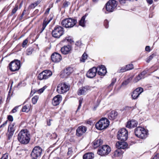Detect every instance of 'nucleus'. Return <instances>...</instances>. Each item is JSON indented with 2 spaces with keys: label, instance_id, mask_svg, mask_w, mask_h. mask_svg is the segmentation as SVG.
<instances>
[{
  "label": "nucleus",
  "instance_id": "58",
  "mask_svg": "<svg viewBox=\"0 0 159 159\" xmlns=\"http://www.w3.org/2000/svg\"><path fill=\"white\" fill-rule=\"evenodd\" d=\"M50 7H48V8L46 11H45V14H48L49 13V11L50 10Z\"/></svg>",
  "mask_w": 159,
  "mask_h": 159
},
{
  "label": "nucleus",
  "instance_id": "22",
  "mask_svg": "<svg viewBox=\"0 0 159 159\" xmlns=\"http://www.w3.org/2000/svg\"><path fill=\"white\" fill-rule=\"evenodd\" d=\"M138 124V122L136 120H132L130 121L127 122L126 127L129 128H134L136 127Z\"/></svg>",
  "mask_w": 159,
  "mask_h": 159
},
{
  "label": "nucleus",
  "instance_id": "37",
  "mask_svg": "<svg viewBox=\"0 0 159 159\" xmlns=\"http://www.w3.org/2000/svg\"><path fill=\"white\" fill-rule=\"evenodd\" d=\"M88 57V56L87 54L85 52H84L80 59V61L82 62H84L85 60Z\"/></svg>",
  "mask_w": 159,
  "mask_h": 159
},
{
  "label": "nucleus",
  "instance_id": "13",
  "mask_svg": "<svg viewBox=\"0 0 159 159\" xmlns=\"http://www.w3.org/2000/svg\"><path fill=\"white\" fill-rule=\"evenodd\" d=\"M143 91V89L141 87L136 88L132 93L131 95L132 99L134 100L137 99Z\"/></svg>",
  "mask_w": 159,
  "mask_h": 159
},
{
  "label": "nucleus",
  "instance_id": "51",
  "mask_svg": "<svg viewBox=\"0 0 159 159\" xmlns=\"http://www.w3.org/2000/svg\"><path fill=\"white\" fill-rule=\"evenodd\" d=\"M28 42V40L27 39H25L23 42L22 44V47L23 48L25 47L27 43Z\"/></svg>",
  "mask_w": 159,
  "mask_h": 159
},
{
  "label": "nucleus",
  "instance_id": "48",
  "mask_svg": "<svg viewBox=\"0 0 159 159\" xmlns=\"http://www.w3.org/2000/svg\"><path fill=\"white\" fill-rule=\"evenodd\" d=\"M116 78H113L112 79L111 82V84L109 85L108 86V87H110L111 86H112L114 84L116 83Z\"/></svg>",
  "mask_w": 159,
  "mask_h": 159
},
{
  "label": "nucleus",
  "instance_id": "43",
  "mask_svg": "<svg viewBox=\"0 0 159 159\" xmlns=\"http://www.w3.org/2000/svg\"><path fill=\"white\" fill-rule=\"evenodd\" d=\"M120 3L122 4H124L126 3V1H128L129 2L133 1L134 0H118ZM137 1V0H135Z\"/></svg>",
  "mask_w": 159,
  "mask_h": 159
},
{
  "label": "nucleus",
  "instance_id": "18",
  "mask_svg": "<svg viewBox=\"0 0 159 159\" xmlns=\"http://www.w3.org/2000/svg\"><path fill=\"white\" fill-rule=\"evenodd\" d=\"M52 61L54 62H58L61 59V55L57 52L53 53L51 56Z\"/></svg>",
  "mask_w": 159,
  "mask_h": 159
},
{
  "label": "nucleus",
  "instance_id": "2",
  "mask_svg": "<svg viewBox=\"0 0 159 159\" xmlns=\"http://www.w3.org/2000/svg\"><path fill=\"white\" fill-rule=\"evenodd\" d=\"M109 125V121L108 119L105 117L102 118L96 124V128L100 130L107 128Z\"/></svg>",
  "mask_w": 159,
  "mask_h": 159
},
{
  "label": "nucleus",
  "instance_id": "38",
  "mask_svg": "<svg viewBox=\"0 0 159 159\" xmlns=\"http://www.w3.org/2000/svg\"><path fill=\"white\" fill-rule=\"evenodd\" d=\"M127 70H127V68H126L125 66L122 67H121L120 69L118 70V72L120 73L124 72L126 71Z\"/></svg>",
  "mask_w": 159,
  "mask_h": 159
},
{
  "label": "nucleus",
  "instance_id": "42",
  "mask_svg": "<svg viewBox=\"0 0 159 159\" xmlns=\"http://www.w3.org/2000/svg\"><path fill=\"white\" fill-rule=\"evenodd\" d=\"M126 67L128 70H132L134 68L133 65L131 64L126 65Z\"/></svg>",
  "mask_w": 159,
  "mask_h": 159
},
{
  "label": "nucleus",
  "instance_id": "44",
  "mask_svg": "<svg viewBox=\"0 0 159 159\" xmlns=\"http://www.w3.org/2000/svg\"><path fill=\"white\" fill-rule=\"evenodd\" d=\"M73 152V149L72 147L69 148L68 149V152L67 154L68 156H71Z\"/></svg>",
  "mask_w": 159,
  "mask_h": 159
},
{
  "label": "nucleus",
  "instance_id": "56",
  "mask_svg": "<svg viewBox=\"0 0 159 159\" xmlns=\"http://www.w3.org/2000/svg\"><path fill=\"white\" fill-rule=\"evenodd\" d=\"M7 120H6L0 126V128L5 127L7 123Z\"/></svg>",
  "mask_w": 159,
  "mask_h": 159
},
{
  "label": "nucleus",
  "instance_id": "61",
  "mask_svg": "<svg viewBox=\"0 0 159 159\" xmlns=\"http://www.w3.org/2000/svg\"><path fill=\"white\" fill-rule=\"evenodd\" d=\"M52 136H53V137L54 139H56L57 137V135L55 133H53Z\"/></svg>",
  "mask_w": 159,
  "mask_h": 159
},
{
  "label": "nucleus",
  "instance_id": "7",
  "mask_svg": "<svg viewBox=\"0 0 159 159\" xmlns=\"http://www.w3.org/2000/svg\"><path fill=\"white\" fill-rule=\"evenodd\" d=\"M118 139L121 141H125L128 139V131L125 128L120 129L117 133Z\"/></svg>",
  "mask_w": 159,
  "mask_h": 159
},
{
  "label": "nucleus",
  "instance_id": "21",
  "mask_svg": "<svg viewBox=\"0 0 159 159\" xmlns=\"http://www.w3.org/2000/svg\"><path fill=\"white\" fill-rule=\"evenodd\" d=\"M128 144L125 141H118L116 143V147L117 148L125 149L127 147Z\"/></svg>",
  "mask_w": 159,
  "mask_h": 159
},
{
  "label": "nucleus",
  "instance_id": "49",
  "mask_svg": "<svg viewBox=\"0 0 159 159\" xmlns=\"http://www.w3.org/2000/svg\"><path fill=\"white\" fill-rule=\"evenodd\" d=\"M18 8V6L17 5L12 10L11 15H12L15 14L17 11Z\"/></svg>",
  "mask_w": 159,
  "mask_h": 159
},
{
  "label": "nucleus",
  "instance_id": "20",
  "mask_svg": "<svg viewBox=\"0 0 159 159\" xmlns=\"http://www.w3.org/2000/svg\"><path fill=\"white\" fill-rule=\"evenodd\" d=\"M72 47L71 45H65L62 47L61 49V53L63 54L66 55L69 53L70 51L71 50Z\"/></svg>",
  "mask_w": 159,
  "mask_h": 159
},
{
  "label": "nucleus",
  "instance_id": "19",
  "mask_svg": "<svg viewBox=\"0 0 159 159\" xmlns=\"http://www.w3.org/2000/svg\"><path fill=\"white\" fill-rule=\"evenodd\" d=\"M61 100V96L60 95H57L53 98L52 103L53 106H56L59 104Z\"/></svg>",
  "mask_w": 159,
  "mask_h": 159
},
{
  "label": "nucleus",
  "instance_id": "28",
  "mask_svg": "<svg viewBox=\"0 0 159 159\" xmlns=\"http://www.w3.org/2000/svg\"><path fill=\"white\" fill-rule=\"evenodd\" d=\"M43 72L44 73V74H45V77L46 79L48 78L52 74V72L48 70H46Z\"/></svg>",
  "mask_w": 159,
  "mask_h": 159
},
{
  "label": "nucleus",
  "instance_id": "6",
  "mask_svg": "<svg viewBox=\"0 0 159 159\" xmlns=\"http://www.w3.org/2000/svg\"><path fill=\"white\" fill-rule=\"evenodd\" d=\"M117 5V2L115 0H109L105 4L106 10L109 12L115 11Z\"/></svg>",
  "mask_w": 159,
  "mask_h": 159
},
{
  "label": "nucleus",
  "instance_id": "27",
  "mask_svg": "<svg viewBox=\"0 0 159 159\" xmlns=\"http://www.w3.org/2000/svg\"><path fill=\"white\" fill-rule=\"evenodd\" d=\"M16 126L15 123L11 124L8 126L7 131H10L14 132L16 128Z\"/></svg>",
  "mask_w": 159,
  "mask_h": 159
},
{
  "label": "nucleus",
  "instance_id": "14",
  "mask_svg": "<svg viewBox=\"0 0 159 159\" xmlns=\"http://www.w3.org/2000/svg\"><path fill=\"white\" fill-rule=\"evenodd\" d=\"M91 87L86 85L80 88L77 92L79 95H85L87 91L91 89Z\"/></svg>",
  "mask_w": 159,
  "mask_h": 159
},
{
  "label": "nucleus",
  "instance_id": "36",
  "mask_svg": "<svg viewBox=\"0 0 159 159\" xmlns=\"http://www.w3.org/2000/svg\"><path fill=\"white\" fill-rule=\"evenodd\" d=\"M39 97L38 95L34 96L32 98V102L34 104H35L38 100Z\"/></svg>",
  "mask_w": 159,
  "mask_h": 159
},
{
  "label": "nucleus",
  "instance_id": "64",
  "mask_svg": "<svg viewBox=\"0 0 159 159\" xmlns=\"http://www.w3.org/2000/svg\"><path fill=\"white\" fill-rule=\"evenodd\" d=\"M51 120L50 119H49L48 121H47V125L48 126H50L51 125V123L50 122Z\"/></svg>",
  "mask_w": 159,
  "mask_h": 159
},
{
  "label": "nucleus",
  "instance_id": "17",
  "mask_svg": "<svg viewBox=\"0 0 159 159\" xmlns=\"http://www.w3.org/2000/svg\"><path fill=\"white\" fill-rule=\"evenodd\" d=\"M96 68L97 69V72L99 75L104 76L107 72L106 68L103 65L98 66Z\"/></svg>",
  "mask_w": 159,
  "mask_h": 159
},
{
  "label": "nucleus",
  "instance_id": "45",
  "mask_svg": "<svg viewBox=\"0 0 159 159\" xmlns=\"http://www.w3.org/2000/svg\"><path fill=\"white\" fill-rule=\"evenodd\" d=\"M47 25V24H45V22L43 23L42 27L40 31V33H41L43 32V31L44 30L45 28Z\"/></svg>",
  "mask_w": 159,
  "mask_h": 159
},
{
  "label": "nucleus",
  "instance_id": "34",
  "mask_svg": "<svg viewBox=\"0 0 159 159\" xmlns=\"http://www.w3.org/2000/svg\"><path fill=\"white\" fill-rule=\"evenodd\" d=\"M75 45L76 46L75 48L77 49H78L79 48H80L81 47L83 44L82 43L81 41H79L76 42Z\"/></svg>",
  "mask_w": 159,
  "mask_h": 159
},
{
  "label": "nucleus",
  "instance_id": "40",
  "mask_svg": "<svg viewBox=\"0 0 159 159\" xmlns=\"http://www.w3.org/2000/svg\"><path fill=\"white\" fill-rule=\"evenodd\" d=\"M148 72V70H145L139 74V75L142 78H144L145 75Z\"/></svg>",
  "mask_w": 159,
  "mask_h": 159
},
{
  "label": "nucleus",
  "instance_id": "57",
  "mask_svg": "<svg viewBox=\"0 0 159 159\" xmlns=\"http://www.w3.org/2000/svg\"><path fill=\"white\" fill-rule=\"evenodd\" d=\"M145 50L147 52H149L150 51V47L149 46H146L145 47Z\"/></svg>",
  "mask_w": 159,
  "mask_h": 159
},
{
  "label": "nucleus",
  "instance_id": "11",
  "mask_svg": "<svg viewBox=\"0 0 159 159\" xmlns=\"http://www.w3.org/2000/svg\"><path fill=\"white\" fill-rule=\"evenodd\" d=\"M9 69L12 71L18 70L20 68V61L17 60H15L11 61L9 64Z\"/></svg>",
  "mask_w": 159,
  "mask_h": 159
},
{
  "label": "nucleus",
  "instance_id": "59",
  "mask_svg": "<svg viewBox=\"0 0 159 159\" xmlns=\"http://www.w3.org/2000/svg\"><path fill=\"white\" fill-rule=\"evenodd\" d=\"M51 20L49 19L48 21L46 20V19H45L43 21V22H45V24H47V25L50 22Z\"/></svg>",
  "mask_w": 159,
  "mask_h": 159
},
{
  "label": "nucleus",
  "instance_id": "32",
  "mask_svg": "<svg viewBox=\"0 0 159 159\" xmlns=\"http://www.w3.org/2000/svg\"><path fill=\"white\" fill-rule=\"evenodd\" d=\"M44 75L43 72L42 71L38 75V79L40 80H46V78L45 77V75Z\"/></svg>",
  "mask_w": 159,
  "mask_h": 159
},
{
  "label": "nucleus",
  "instance_id": "63",
  "mask_svg": "<svg viewBox=\"0 0 159 159\" xmlns=\"http://www.w3.org/2000/svg\"><path fill=\"white\" fill-rule=\"evenodd\" d=\"M17 108V107H15L12 111L13 113L15 112L16 111V109Z\"/></svg>",
  "mask_w": 159,
  "mask_h": 159
},
{
  "label": "nucleus",
  "instance_id": "41",
  "mask_svg": "<svg viewBox=\"0 0 159 159\" xmlns=\"http://www.w3.org/2000/svg\"><path fill=\"white\" fill-rule=\"evenodd\" d=\"M142 79V78L141 77V76L139 75V74L138 75L136 76L134 79V83H136L140 80L141 79Z\"/></svg>",
  "mask_w": 159,
  "mask_h": 159
},
{
  "label": "nucleus",
  "instance_id": "55",
  "mask_svg": "<svg viewBox=\"0 0 159 159\" xmlns=\"http://www.w3.org/2000/svg\"><path fill=\"white\" fill-rule=\"evenodd\" d=\"M134 108H133V107H129V106H126L125 107V110H132Z\"/></svg>",
  "mask_w": 159,
  "mask_h": 159
},
{
  "label": "nucleus",
  "instance_id": "39",
  "mask_svg": "<svg viewBox=\"0 0 159 159\" xmlns=\"http://www.w3.org/2000/svg\"><path fill=\"white\" fill-rule=\"evenodd\" d=\"M30 110V108L29 106L25 105L22 109V111L23 112H28Z\"/></svg>",
  "mask_w": 159,
  "mask_h": 159
},
{
  "label": "nucleus",
  "instance_id": "8",
  "mask_svg": "<svg viewBox=\"0 0 159 159\" xmlns=\"http://www.w3.org/2000/svg\"><path fill=\"white\" fill-rule=\"evenodd\" d=\"M69 89V86L66 83L62 82L59 84L57 86V91L59 94L66 93Z\"/></svg>",
  "mask_w": 159,
  "mask_h": 159
},
{
  "label": "nucleus",
  "instance_id": "4",
  "mask_svg": "<svg viewBox=\"0 0 159 159\" xmlns=\"http://www.w3.org/2000/svg\"><path fill=\"white\" fill-rule=\"evenodd\" d=\"M64 33V28L61 26H56L54 28L52 32V35L55 38H59Z\"/></svg>",
  "mask_w": 159,
  "mask_h": 159
},
{
  "label": "nucleus",
  "instance_id": "52",
  "mask_svg": "<svg viewBox=\"0 0 159 159\" xmlns=\"http://www.w3.org/2000/svg\"><path fill=\"white\" fill-rule=\"evenodd\" d=\"M8 156L7 153H5L3 155L0 159H8Z\"/></svg>",
  "mask_w": 159,
  "mask_h": 159
},
{
  "label": "nucleus",
  "instance_id": "47",
  "mask_svg": "<svg viewBox=\"0 0 159 159\" xmlns=\"http://www.w3.org/2000/svg\"><path fill=\"white\" fill-rule=\"evenodd\" d=\"M109 22L107 20H105L104 22V25L106 28H108L109 26Z\"/></svg>",
  "mask_w": 159,
  "mask_h": 159
},
{
  "label": "nucleus",
  "instance_id": "50",
  "mask_svg": "<svg viewBox=\"0 0 159 159\" xmlns=\"http://www.w3.org/2000/svg\"><path fill=\"white\" fill-rule=\"evenodd\" d=\"M70 4V2H69L66 1L63 4V7L64 8L67 7Z\"/></svg>",
  "mask_w": 159,
  "mask_h": 159
},
{
  "label": "nucleus",
  "instance_id": "25",
  "mask_svg": "<svg viewBox=\"0 0 159 159\" xmlns=\"http://www.w3.org/2000/svg\"><path fill=\"white\" fill-rule=\"evenodd\" d=\"M118 115L117 112L115 111H112L108 115V118L111 120H113L116 119Z\"/></svg>",
  "mask_w": 159,
  "mask_h": 159
},
{
  "label": "nucleus",
  "instance_id": "33",
  "mask_svg": "<svg viewBox=\"0 0 159 159\" xmlns=\"http://www.w3.org/2000/svg\"><path fill=\"white\" fill-rule=\"evenodd\" d=\"M79 24L80 25L83 27L85 26V21L84 17H82L81 19L79 21Z\"/></svg>",
  "mask_w": 159,
  "mask_h": 159
},
{
  "label": "nucleus",
  "instance_id": "62",
  "mask_svg": "<svg viewBox=\"0 0 159 159\" xmlns=\"http://www.w3.org/2000/svg\"><path fill=\"white\" fill-rule=\"evenodd\" d=\"M147 2L149 4H151L153 3L152 0H146Z\"/></svg>",
  "mask_w": 159,
  "mask_h": 159
},
{
  "label": "nucleus",
  "instance_id": "1",
  "mask_svg": "<svg viewBox=\"0 0 159 159\" xmlns=\"http://www.w3.org/2000/svg\"><path fill=\"white\" fill-rule=\"evenodd\" d=\"M17 139L21 143L26 144L30 140V132L27 129L21 130L19 133Z\"/></svg>",
  "mask_w": 159,
  "mask_h": 159
},
{
  "label": "nucleus",
  "instance_id": "35",
  "mask_svg": "<svg viewBox=\"0 0 159 159\" xmlns=\"http://www.w3.org/2000/svg\"><path fill=\"white\" fill-rule=\"evenodd\" d=\"M156 56V54L154 53L152 54L150 56L146 59V61L147 63H149L150 61L153 58Z\"/></svg>",
  "mask_w": 159,
  "mask_h": 159
},
{
  "label": "nucleus",
  "instance_id": "15",
  "mask_svg": "<svg viewBox=\"0 0 159 159\" xmlns=\"http://www.w3.org/2000/svg\"><path fill=\"white\" fill-rule=\"evenodd\" d=\"M87 130V128L85 126H79L76 130V135L80 137L84 134Z\"/></svg>",
  "mask_w": 159,
  "mask_h": 159
},
{
  "label": "nucleus",
  "instance_id": "31",
  "mask_svg": "<svg viewBox=\"0 0 159 159\" xmlns=\"http://www.w3.org/2000/svg\"><path fill=\"white\" fill-rule=\"evenodd\" d=\"M14 132L10 131H7V135L8 140H10L12 138Z\"/></svg>",
  "mask_w": 159,
  "mask_h": 159
},
{
  "label": "nucleus",
  "instance_id": "16",
  "mask_svg": "<svg viewBox=\"0 0 159 159\" xmlns=\"http://www.w3.org/2000/svg\"><path fill=\"white\" fill-rule=\"evenodd\" d=\"M97 72V69L95 67H93L90 69L86 74V76L87 77L92 78L94 77Z\"/></svg>",
  "mask_w": 159,
  "mask_h": 159
},
{
  "label": "nucleus",
  "instance_id": "12",
  "mask_svg": "<svg viewBox=\"0 0 159 159\" xmlns=\"http://www.w3.org/2000/svg\"><path fill=\"white\" fill-rule=\"evenodd\" d=\"M74 70V67L72 66L67 67L61 73V77L66 78L73 72Z\"/></svg>",
  "mask_w": 159,
  "mask_h": 159
},
{
  "label": "nucleus",
  "instance_id": "10",
  "mask_svg": "<svg viewBox=\"0 0 159 159\" xmlns=\"http://www.w3.org/2000/svg\"><path fill=\"white\" fill-rule=\"evenodd\" d=\"M42 148L39 146H36L33 149L30 154L32 159H37V157H40L42 152Z\"/></svg>",
  "mask_w": 159,
  "mask_h": 159
},
{
  "label": "nucleus",
  "instance_id": "54",
  "mask_svg": "<svg viewBox=\"0 0 159 159\" xmlns=\"http://www.w3.org/2000/svg\"><path fill=\"white\" fill-rule=\"evenodd\" d=\"M37 6V5L35 2L30 4V8H34L35 7Z\"/></svg>",
  "mask_w": 159,
  "mask_h": 159
},
{
  "label": "nucleus",
  "instance_id": "9",
  "mask_svg": "<svg viewBox=\"0 0 159 159\" xmlns=\"http://www.w3.org/2000/svg\"><path fill=\"white\" fill-rule=\"evenodd\" d=\"M111 151L110 147L108 145H106L99 148L98 151V153L101 156H104L108 155L110 152Z\"/></svg>",
  "mask_w": 159,
  "mask_h": 159
},
{
  "label": "nucleus",
  "instance_id": "60",
  "mask_svg": "<svg viewBox=\"0 0 159 159\" xmlns=\"http://www.w3.org/2000/svg\"><path fill=\"white\" fill-rule=\"evenodd\" d=\"M83 98H80L79 100V104L81 105L82 103Z\"/></svg>",
  "mask_w": 159,
  "mask_h": 159
},
{
  "label": "nucleus",
  "instance_id": "3",
  "mask_svg": "<svg viewBox=\"0 0 159 159\" xmlns=\"http://www.w3.org/2000/svg\"><path fill=\"white\" fill-rule=\"evenodd\" d=\"M134 134L135 136L141 139H144L147 137L148 131L144 128L138 127L135 129Z\"/></svg>",
  "mask_w": 159,
  "mask_h": 159
},
{
  "label": "nucleus",
  "instance_id": "29",
  "mask_svg": "<svg viewBox=\"0 0 159 159\" xmlns=\"http://www.w3.org/2000/svg\"><path fill=\"white\" fill-rule=\"evenodd\" d=\"M47 88V86H44L42 88L39 89L37 91L35 90H32L31 92H30V94L32 93H33L34 94L37 91H38V93H43L44 90Z\"/></svg>",
  "mask_w": 159,
  "mask_h": 159
},
{
  "label": "nucleus",
  "instance_id": "23",
  "mask_svg": "<svg viewBox=\"0 0 159 159\" xmlns=\"http://www.w3.org/2000/svg\"><path fill=\"white\" fill-rule=\"evenodd\" d=\"M123 152L120 149L117 148L113 153L112 157H119L121 158L122 157Z\"/></svg>",
  "mask_w": 159,
  "mask_h": 159
},
{
  "label": "nucleus",
  "instance_id": "26",
  "mask_svg": "<svg viewBox=\"0 0 159 159\" xmlns=\"http://www.w3.org/2000/svg\"><path fill=\"white\" fill-rule=\"evenodd\" d=\"M94 157V154L92 152H88L83 156V159H93Z\"/></svg>",
  "mask_w": 159,
  "mask_h": 159
},
{
  "label": "nucleus",
  "instance_id": "24",
  "mask_svg": "<svg viewBox=\"0 0 159 159\" xmlns=\"http://www.w3.org/2000/svg\"><path fill=\"white\" fill-rule=\"evenodd\" d=\"M102 140L101 139H96L93 142V146L94 148H96L102 145Z\"/></svg>",
  "mask_w": 159,
  "mask_h": 159
},
{
  "label": "nucleus",
  "instance_id": "5",
  "mask_svg": "<svg viewBox=\"0 0 159 159\" xmlns=\"http://www.w3.org/2000/svg\"><path fill=\"white\" fill-rule=\"evenodd\" d=\"M77 23L76 19L71 18H68L64 19L61 22V25L66 28H70L73 27Z\"/></svg>",
  "mask_w": 159,
  "mask_h": 159
},
{
  "label": "nucleus",
  "instance_id": "53",
  "mask_svg": "<svg viewBox=\"0 0 159 159\" xmlns=\"http://www.w3.org/2000/svg\"><path fill=\"white\" fill-rule=\"evenodd\" d=\"M8 119L10 121H12L13 120V117L11 115H9L8 116Z\"/></svg>",
  "mask_w": 159,
  "mask_h": 159
},
{
  "label": "nucleus",
  "instance_id": "46",
  "mask_svg": "<svg viewBox=\"0 0 159 159\" xmlns=\"http://www.w3.org/2000/svg\"><path fill=\"white\" fill-rule=\"evenodd\" d=\"M47 25V24H45V22L43 23L42 27L40 31V33H41L43 32V31L44 30L45 28Z\"/></svg>",
  "mask_w": 159,
  "mask_h": 159
},
{
  "label": "nucleus",
  "instance_id": "30",
  "mask_svg": "<svg viewBox=\"0 0 159 159\" xmlns=\"http://www.w3.org/2000/svg\"><path fill=\"white\" fill-rule=\"evenodd\" d=\"M134 77V75L131 76L129 78L127 79L126 80L123 81L121 84L122 86H125L127 85L132 80Z\"/></svg>",
  "mask_w": 159,
  "mask_h": 159
}]
</instances>
